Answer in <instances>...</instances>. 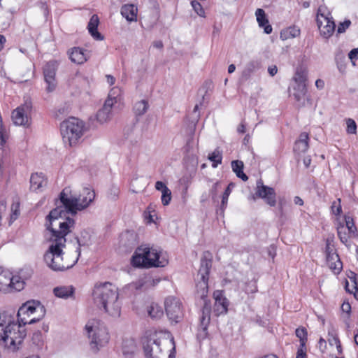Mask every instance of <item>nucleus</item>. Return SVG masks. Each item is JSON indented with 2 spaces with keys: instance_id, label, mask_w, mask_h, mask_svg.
<instances>
[{
  "instance_id": "obj_48",
  "label": "nucleus",
  "mask_w": 358,
  "mask_h": 358,
  "mask_svg": "<svg viewBox=\"0 0 358 358\" xmlns=\"http://www.w3.org/2000/svg\"><path fill=\"white\" fill-rule=\"evenodd\" d=\"M349 59L352 62V64L355 65L354 60L358 58V48L352 49L348 54Z\"/></svg>"
},
{
  "instance_id": "obj_53",
  "label": "nucleus",
  "mask_w": 358,
  "mask_h": 358,
  "mask_svg": "<svg viewBox=\"0 0 358 358\" xmlns=\"http://www.w3.org/2000/svg\"><path fill=\"white\" fill-rule=\"evenodd\" d=\"M268 72L271 76H274L278 73V68L275 65L268 66Z\"/></svg>"
},
{
  "instance_id": "obj_37",
  "label": "nucleus",
  "mask_w": 358,
  "mask_h": 358,
  "mask_svg": "<svg viewBox=\"0 0 358 358\" xmlns=\"http://www.w3.org/2000/svg\"><path fill=\"white\" fill-rule=\"evenodd\" d=\"M20 215V203H13L11 206V214L10 215L9 225L17 220Z\"/></svg>"
},
{
  "instance_id": "obj_49",
  "label": "nucleus",
  "mask_w": 358,
  "mask_h": 358,
  "mask_svg": "<svg viewBox=\"0 0 358 358\" xmlns=\"http://www.w3.org/2000/svg\"><path fill=\"white\" fill-rule=\"evenodd\" d=\"M296 358H306V345L303 348L300 345L297 350Z\"/></svg>"
},
{
  "instance_id": "obj_46",
  "label": "nucleus",
  "mask_w": 358,
  "mask_h": 358,
  "mask_svg": "<svg viewBox=\"0 0 358 358\" xmlns=\"http://www.w3.org/2000/svg\"><path fill=\"white\" fill-rule=\"evenodd\" d=\"M332 213L336 215H339L342 213L341 205V199H338L337 201H334L331 205Z\"/></svg>"
},
{
  "instance_id": "obj_24",
  "label": "nucleus",
  "mask_w": 358,
  "mask_h": 358,
  "mask_svg": "<svg viewBox=\"0 0 358 358\" xmlns=\"http://www.w3.org/2000/svg\"><path fill=\"white\" fill-rule=\"evenodd\" d=\"M121 100L122 90L118 87H114L110 90L106 101H109V104L117 107L120 104Z\"/></svg>"
},
{
  "instance_id": "obj_18",
  "label": "nucleus",
  "mask_w": 358,
  "mask_h": 358,
  "mask_svg": "<svg viewBox=\"0 0 358 358\" xmlns=\"http://www.w3.org/2000/svg\"><path fill=\"white\" fill-rule=\"evenodd\" d=\"M71 61L77 64H82L87 60L86 50L79 47H74L69 51Z\"/></svg>"
},
{
  "instance_id": "obj_2",
  "label": "nucleus",
  "mask_w": 358,
  "mask_h": 358,
  "mask_svg": "<svg viewBox=\"0 0 358 358\" xmlns=\"http://www.w3.org/2000/svg\"><path fill=\"white\" fill-rule=\"evenodd\" d=\"M212 266V260L208 258L206 254L201 259V266L198 271V277L201 280L196 284V295L203 301V306L201 310V315L199 318V325L196 334L197 338L203 341L208 337V327L210 321L211 306L208 301V278L210 270Z\"/></svg>"
},
{
  "instance_id": "obj_3",
  "label": "nucleus",
  "mask_w": 358,
  "mask_h": 358,
  "mask_svg": "<svg viewBox=\"0 0 358 358\" xmlns=\"http://www.w3.org/2000/svg\"><path fill=\"white\" fill-rule=\"evenodd\" d=\"M25 337L24 329L15 322L11 315L0 313V345L14 352L21 348Z\"/></svg>"
},
{
  "instance_id": "obj_44",
  "label": "nucleus",
  "mask_w": 358,
  "mask_h": 358,
  "mask_svg": "<svg viewBox=\"0 0 358 358\" xmlns=\"http://www.w3.org/2000/svg\"><path fill=\"white\" fill-rule=\"evenodd\" d=\"M161 200L164 206H168L171 200V191L170 189L163 191Z\"/></svg>"
},
{
  "instance_id": "obj_63",
  "label": "nucleus",
  "mask_w": 358,
  "mask_h": 358,
  "mask_svg": "<svg viewBox=\"0 0 358 358\" xmlns=\"http://www.w3.org/2000/svg\"><path fill=\"white\" fill-rule=\"evenodd\" d=\"M6 207V202L5 201H1L0 202V215L1 213L5 210Z\"/></svg>"
},
{
  "instance_id": "obj_12",
  "label": "nucleus",
  "mask_w": 358,
  "mask_h": 358,
  "mask_svg": "<svg viewBox=\"0 0 358 358\" xmlns=\"http://www.w3.org/2000/svg\"><path fill=\"white\" fill-rule=\"evenodd\" d=\"M32 104L31 101L27 100L23 104L17 107L12 112V120L15 125L24 127H29L31 124L30 115Z\"/></svg>"
},
{
  "instance_id": "obj_8",
  "label": "nucleus",
  "mask_w": 358,
  "mask_h": 358,
  "mask_svg": "<svg viewBox=\"0 0 358 358\" xmlns=\"http://www.w3.org/2000/svg\"><path fill=\"white\" fill-rule=\"evenodd\" d=\"M45 313L44 307L38 301H27L19 308L17 322H15L26 333L24 326L27 324H31L38 322L43 318Z\"/></svg>"
},
{
  "instance_id": "obj_5",
  "label": "nucleus",
  "mask_w": 358,
  "mask_h": 358,
  "mask_svg": "<svg viewBox=\"0 0 358 358\" xmlns=\"http://www.w3.org/2000/svg\"><path fill=\"white\" fill-rule=\"evenodd\" d=\"M167 337L162 338L157 334L147 337L143 343L146 358H175L176 344L172 335L167 332Z\"/></svg>"
},
{
  "instance_id": "obj_23",
  "label": "nucleus",
  "mask_w": 358,
  "mask_h": 358,
  "mask_svg": "<svg viewBox=\"0 0 358 358\" xmlns=\"http://www.w3.org/2000/svg\"><path fill=\"white\" fill-rule=\"evenodd\" d=\"M47 184L46 180L42 173H33L30 178L31 189L34 191L41 190Z\"/></svg>"
},
{
  "instance_id": "obj_13",
  "label": "nucleus",
  "mask_w": 358,
  "mask_h": 358,
  "mask_svg": "<svg viewBox=\"0 0 358 358\" xmlns=\"http://www.w3.org/2000/svg\"><path fill=\"white\" fill-rule=\"evenodd\" d=\"M164 307L169 319L175 323L179 322L183 317L182 303L175 296H169L165 299Z\"/></svg>"
},
{
  "instance_id": "obj_16",
  "label": "nucleus",
  "mask_w": 358,
  "mask_h": 358,
  "mask_svg": "<svg viewBox=\"0 0 358 358\" xmlns=\"http://www.w3.org/2000/svg\"><path fill=\"white\" fill-rule=\"evenodd\" d=\"M215 299L214 312L217 315L227 313L228 310L229 301L224 295L222 290H216L213 292Z\"/></svg>"
},
{
  "instance_id": "obj_17",
  "label": "nucleus",
  "mask_w": 358,
  "mask_h": 358,
  "mask_svg": "<svg viewBox=\"0 0 358 358\" xmlns=\"http://www.w3.org/2000/svg\"><path fill=\"white\" fill-rule=\"evenodd\" d=\"M108 103L109 101H105L102 108L97 112L96 118L101 123H104L110 120L113 116V109L116 108V106H112Z\"/></svg>"
},
{
  "instance_id": "obj_7",
  "label": "nucleus",
  "mask_w": 358,
  "mask_h": 358,
  "mask_svg": "<svg viewBox=\"0 0 358 358\" xmlns=\"http://www.w3.org/2000/svg\"><path fill=\"white\" fill-rule=\"evenodd\" d=\"M90 339V348L94 352H97L105 346L110 340L107 328L99 320H90L85 327Z\"/></svg>"
},
{
  "instance_id": "obj_14",
  "label": "nucleus",
  "mask_w": 358,
  "mask_h": 358,
  "mask_svg": "<svg viewBox=\"0 0 358 358\" xmlns=\"http://www.w3.org/2000/svg\"><path fill=\"white\" fill-rule=\"evenodd\" d=\"M58 66L57 61L50 60L43 68L44 80L47 84L46 91L49 93L52 92L56 89L57 81L55 76Z\"/></svg>"
},
{
  "instance_id": "obj_34",
  "label": "nucleus",
  "mask_w": 358,
  "mask_h": 358,
  "mask_svg": "<svg viewBox=\"0 0 358 358\" xmlns=\"http://www.w3.org/2000/svg\"><path fill=\"white\" fill-rule=\"evenodd\" d=\"M148 314L152 318L157 319L163 315L164 312L158 304L152 303L148 309Z\"/></svg>"
},
{
  "instance_id": "obj_45",
  "label": "nucleus",
  "mask_w": 358,
  "mask_h": 358,
  "mask_svg": "<svg viewBox=\"0 0 358 358\" xmlns=\"http://www.w3.org/2000/svg\"><path fill=\"white\" fill-rule=\"evenodd\" d=\"M345 221L346 227L348 228L350 233H355L357 231V228L355 225L352 218L350 216L345 217Z\"/></svg>"
},
{
  "instance_id": "obj_6",
  "label": "nucleus",
  "mask_w": 358,
  "mask_h": 358,
  "mask_svg": "<svg viewBox=\"0 0 358 358\" xmlns=\"http://www.w3.org/2000/svg\"><path fill=\"white\" fill-rule=\"evenodd\" d=\"M131 264L139 268L164 267L168 264V259L161 257V251L145 245L137 248L132 257Z\"/></svg>"
},
{
  "instance_id": "obj_56",
  "label": "nucleus",
  "mask_w": 358,
  "mask_h": 358,
  "mask_svg": "<svg viewBox=\"0 0 358 358\" xmlns=\"http://www.w3.org/2000/svg\"><path fill=\"white\" fill-rule=\"evenodd\" d=\"M6 42V37L3 35L0 34V51L4 48Z\"/></svg>"
},
{
  "instance_id": "obj_9",
  "label": "nucleus",
  "mask_w": 358,
  "mask_h": 358,
  "mask_svg": "<svg viewBox=\"0 0 358 358\" xmlns=\"http://www.w3.org/2000/svg\"><path fill=\"white\" fill-rule=\"evenodd\" d=\"M60 129L64 142L72 146L76 145L83 136L85 130V123L78 118L69 117L62 122Z\"/></svg>"
},
{
  "instance_id": "obj_26",
  "label": "nucleus",
  "mask_w": 358,
  "mask_h": 358,
  "mask_svg": "<svg viewBox=\"0 0 358 358\" xmlns=\"http://www.w3.org/2000/svg\"><path fill=\"white\" fill-rule=\"evenodd\" d=\"M74 291V287L71 285L59 286L54 288L53 293L58 298L68 299L73 296Z\"/></svg>"
},
{
  "instance_id": "obj_31",
  "label": "nucleus",
  "mask_w": 358,
  "mask_h": 358,
  "mask_svg": "<svg viewBox=\"0 0 358 358\" xmlns=\"http://www.w3.org/2000/svg\"><path fill=\"white\" fill-rule=\"evenodd\" d=\"M208 159L213 162L212 166L217 168L219 164H222V152L219 149H215L213 152L209 154Z\"/></svg>"
},
{
  "instance_id": "obj_33",
  "label": "nucleus",
  "mask_w": 358,
  "mask_h": 358,
  "mask_svg": "<svg viewBox=\"0 0 358 358\" xmlns=\"http://www.w3.org/2000/svg\"><path fill=\"white\" fill-rule=\"evenodd\" d=\"M234 187V185L231 182L228 185L227 187L224 190L222 196V201H221V206H220V210L223 212L227 207L228 199L231 193L232 188Z\"/></svg>"
},
{
  "instance_id": "obj_27",
  "label": "nucleus",
  "mask_w": 358,
  "mask_h": 358,
  "mask_svg": "<svg viewBox=\"0 0 358 358\" xmlns=\"http://www.w3.org/2000/svg\"><path fill=\"white\" fill-rule=\"evenodd\" d=\"M300 29L296 26L289 27L280 31V38L282 41L294 38L300 35Z\"/></svg>"
},
{
  "instance_id": "obj_38",
  "label": "nucleus",
  "mask_w": 358,
  "mask_h": 358,
  "mask_svg": "<svg viewBox=\"0 0 358 358\" xmlns=\"http://www.w3.org/2000/svg\"><path fill=\"white\" fill-rule=\"evenodd\" d=\"M346 124V132L348 134H357V124L355 121L352 118L345 119Z\"/></svg>"
},
{
  "instance_id": "obj_64",
  "label": "nucleus",
  "mask_w": 358,
  "mask_h": 358,
  "mask_svg": "<svg viewBox=\"0 0 358 358\" xmlns=\"http://www.w3.org/2000/svg\"><path fill=\"white\" fill-rule=\"evenodd\" d=\"M335 345L336 347V349H337V351H338V354L341 355L343 353V349H342V346H341V342H339L338 344H336Z\"/></svg>"
},
{
  "instance_id": "obj_55",
  "label": "nucleus",
  "mask_w": 358,
  "mask_h": 358,
  "mask_svg": "<svg viewBox=\"0 0 358 358\" xmlns=\"http://www.w3.org/2000/svg\"><path fill=\"white\" fill-rule=\"evenodd\" d=\"M315 86L319 90L323 89L324 87V80H322L321 79H317L315 81Z\"/></svg>"
},
{
  "instance_id": "obj_30",
  "label": "nucleus",
  "mask_w": 358,
  "mask_h": 358,
  "mask_svg": "<svg viewBox=\"0 0 358 358\" xmlns=\"http://www.w3.org/2000/svg\"><path fill=\"white\" fill-rule=\"evenodd\" d=\"M149 108V104L147 100L143 99L136 101L133 107L134 113L136 116L144 115Z\"/></svg>"
},
{
  "instance_id": "obj_59",
  "label": "nucleus",
  "mask_w": 358,
  "mask_h": 358,
  "mask_svg": "<svg viewBox=\"0 0 358 358\" xmlns=\"http://www.w3.org/2000/svg\"><path fill=\"white\" fill-rule=\"evenodd\" d=\"M256 65H257V63H256V62H250V63L248 64L247 68H248V71H252V69H255V68Z\"/></svg>"
},
{
  "instance_id": "obj_28",
  "label": "nucleus",
  "mask_w": 358,
  "mask_h": 358,
  "mask_svg": "<svg viewBox=\"0 0 358 358\" xmlns=\"http://www.w3.org/2000/svg\"><path fill=\"white\" fill-rule=\"evenodd\" d=\"M308 71L303 66H298L296 69L294 76L292 78L295 83L306 84L307 80Z\"/></svg>"
},
{
  "instance_id": "obj_58",
  "label": "nucleus",
  "mask_w": 358,
  "mask_h": 358,
  "mask_svg": "<svg viewBox=\"0 0 358 358\" xmlns=\"http://www.w3.org/2000/svg\"><path fill=\"white\" fill-rule=\"evenodd\" d=\"M151 208H151V206H149L147 208L146 211L145 212V213H147V212H148V213H149V215H148V216H146V215H145V217H146L147 219H148L149 222H153L152 215L150 214Z\"/></svg>"
},
{
  "instance_id": "obj_60",
  "label": "nucleus",
  "mask_w": 358,
  "mask_h": 358,
  "mask_svg": "<svg viewBox=\"0 0 358 358\" xmlns=\"http://www.w3.org/2000/svg\"><path fill=\"white\" fill-rule=\"evenodd\" d=\"M310 163H311V159L309 157H305L303 159V164L306 168H308L310 166Z\"/></svg>"
},
{
  "instance_id": "obj_43",
  "label": "nucleus",
  "mask_w": 358,
  "mask_h": 358,
  "mask_svg": "<svg viewBox=\"0 0 358 358\" xmlns=\"http://www.w3.org/2000/svg\"><path fill=\"white\" fill-rule=\"evenodd\" d=\"M245 292L247 294H253L257 292V285L256 280H252L248 282L245 285Z\"/></svg>"
},
{
  "instance_id": "obj_47",
  "label": "nucleus",
  "mask_w": 358,
  "mask_h": 358,
  "mask_svg": "<svg viewBox=\"0 0 358 358\" xmlns=\"http://www.w3.org/2000/svg\"><path fill=\"white\" fill-rule=\"evenodd\" d=\"M351 21L350 20H345L343 22L338 24L337 31L338 34L344 33L346 29L350 26Z\"/></svg>"
},
{
  "instance_id": "obj_54",
  "label": "nucleus",
  "mask_w": 358,
  "mask_h": 358,
  "mask_svg": "<svg viewBox=\"0 0 358 358\" xmlns=\"http://www.w3.org/2000/svg\"><path fill=\"white\" fill-rule=\"evenodd\" d=\"M106 82L109 85H113L115 83V78L111 75H106Z\"/></svg>"
},
{
  "instance_id": "obj_15",
  "label": "nucleus",
  "mask_w": 358,
  "mask_h": 358,
  "mask_svg": "<svg viewBox=\"0 0 358 358\" xmlns=\"http://www.w3.org/2000/svg\"><path fill=\"white\" fill-rule=\"evenodd\" d=\"M255 196L264 201L268 206L273 207L276 204V194L273 187L264 185L262 181L257 182Z\"/></svg>"
},
{
  "instance_id": "obj_41",
  "label": "nucleus",
  "mask_w": 358,
  "mask_h": 358,
  "mask_svg": "<svg viewBox=\"0 0 358 358\" xmlns=\"http://www.w3.org/2000/svg\"><path fill=\"white\" fill-rule=\"evenodd\" d=\"M338 236L343 243H344L345 245L348 243L349 236L345 231L344 226L342 225L341 227L338 228Z\"/></svg>"
},
{
  "instance_id": "obj_62",
  "label": "nucleus",
  "mask_w": 358,
  "mask_h": 358,
  "mask_svg": "<svg viewBox=\"0 0 358 358\" xmlns=\"http://www.w3.org/2000/svg\"><path fill=\"white\" fill-rule=\"evenodd\" d=\"M236 70V66L234 64H230L229 66H228V72L229 73H232L235 71Z\"/></svg>"
},
{
  "instance_id": "obj_42",
  "label": "nucleus",
  "mask_w": 358,
  "mask_h": 358,
  "mask_svg": "<svg viewBox=\"0 0 358 358\" xmlns=\"http://www.w3.org/2000/svg\"><path fill=\"white\" fill-rule=\"evenodd\" d=\"M326 246H325V255H328L331 253L332 252H336L335 246L334 244V238L328 237L326 241Z\"/></svg>"
},
{
  "instance_id": "obj_36",
  "label": "nucleus",
  "mask_w": 358,
  "mask_h": 358,
  "mask_svg": "<svg viewBox=\"0 0 358 358\" xmlns=\"http://www.w3.org/2000/svg\"><path fill=\"white\" fill-rule=\"evenodd\" d=\"M295 334L299 338L300 345L303 348L306 345L308 333L304 327H299L296 329Z\"/></svg>"
},
{
  "instance_id": "obj_25",
  "label": "nucleus",
  "mask_w": 358,
  "mask_h": 358,
  "mask_svg": "<svg viewBox=\"0 0 358 358\" xmlns=\"http://www.w3.org/2000/svg\"><path fill=\"white\" fill-rule=\"evenodd\" d=\"M292 94L297 101L303 100L307 92L306 84L294 83L292 87Z\"/></svg>"
},
{
  "instance_id": "obj_52",
  "label": "nucleus",
  "mask_w": 358,
  "mask_h": 358,
  "mask_svg": "<svg viewBox=\"0 0 358 358\" xmlns=\"http://www.w3.org/2000/svg\"><path fill=\"white\" fill-rule=\"evenodd\" d=\"M341 310L343 312L349 314L351 310V306L348 302H344L341 306Z\"/></svg>"
},
{
  "instance_id": "obj_11",
  "label": "nucleus",
  "mask_w": 358,
  "mask_h": 358,
  "mask_svg": "<svg viewBox=\"0 0 358 358\" xmlns=\"http://www.w3.org/2000/svg\"><path fill=\"white\" fill-rule=\"evenodd\" d=\"M320 33L324 38H329L334 32L336 24L329 12H322L319 8L316 18Z\"/></svg>"
},
{
  "instance_id": "obj_1",
  "label": "nucleus",
  "mask_w": 358,
  "mask_h": 358,
  "mask_svg": "<svg viewBox=\"0 0 358 358\" xmlns=\"http://www.w3.org/2000/svg\"><path fill=\"white\" fill-rule=\"evenodd\" d=\"M94 197V191L91 187H83L78 196H73L71 187H66L63 189L55 201L57 206L45 217L44 225L48 232L49 247L44 254V261L52 270L66 271L77 263L81 253L80 247L84 245L78 238H76L78 244L76 250L77 257L71 261H68L66 257H64L66 236L72 232L76 225L74 219L67 216V214L76 215L78 211L87 208Z\"/></svg>"
},
{
  "instance_id": "obj_61",
  "label": "nucleus",
  "mask_w": 358,
  "mask_h": 358,
  "mask_svg": "<svg viewBox=\"0 0 358 358\" xmlns=\"http://www.w3.org/2000/svg\"><path fill=\"white\" fill-rule=\"evenodd\" d=\"M238 132L241 133V134H243L245 132V126L244 124H241L238 127Z\"/></svg>"
},
{
  "instance_id": "obj_21",
  "label": "nucleus",
  "mask_w": 358,
  "mask_h": 358,
  "mask_svg": "<svg viewBox=\"0 0 358 358\" xmlns=\"http://www.w3.org/2000/svg\"><path fill=\"white\" fill-rule=\"evenodd\" d=\"M137 8L133 4H125L121 7L120 13L129 22H135L137 20Z\"/></svg>"
},
{
  "instance_id": "obj_39",
  "label": "nucleus",
  "mask_w": 358,
  "mask_h": 358,
  "mask_svg": "<svg viewBox=\"0 0 358 358\" xmlns=\"http://www.w3.org/2000/svg\"><path fill=\"white\" fill-rule=\"evenodd\" d=\"M191 5L195 11V13L200 17H205L206 13L203 8L201 4L197 1L196 0H192L191 1Z\"/></svg>"
},
{
  "instance_id": "obj_29",
  "label": "nucleus",
  "mask_w": 358,
  "mask_h": 358,
  "mask_svg": "<svg viewBox=\"0 0 358 358\" xmlns=\"http://www.w3.org/2000/svg\"><path fill=\"white\" fill-rule=\"evenodd\" d=\"M231 169L236 173V176L243 181H246L248 177L243 173V163L239 160H234L231 162Z\"/></svg>"
},
{
  "instance_id": "obj_50",
  "label": "nucleus",
  "mask_w": 358,
  "mask_h": 358,
  "mask_svg": "<svg viewBox=\"0 0 358 358\" xmlns=\"http://www.w3.org/2000/svg\"><path fill=\"white\" fill-rule=\"evenodd\" d=\"M258 24L260 27L264 29V31L266 34H271L273 31V28H272L271 25L269 24V22H268L266 24L262 23V24Z\"/></svg>"
},
{
  "instance_id": "obj_35",
  "label": "nucleus",
  "mask_w": 358,
  "mask_h": 358,
  "mask_svg": "<svg viewBox=\"0 0 358 358\" xmlns=\"http://www.w3.org/2000/svg\"><path fill=\"white\" fill-rule=\"evenodd\" d=\"M328 342L331 345L338 344L341 342L338 336L337 330L333 326L328 329Z\"/></svg>"
},
{
  "instance_id": "obj_19",
  "label": "nucleus",
  "mask_w": 358,
  "mask_h": 358,
  "mask_svg": "<svg viewBox=\"0 0 358 358\" xmlns=\"http://www.w3.org/2000/svg\"><path fill=\"white\" fill-rule=\"evenodd\" d=\"M308 140V134L306 132L301 133L299 138L294 143V151L298 154L306 152L309 148Z\"/></svg>"
},
{
  "instance_id": "obj_4",
  "label": "nucleus",
  "mask_w": 358,
  "mask_h": 358,
  "mask_svg": "<svg viewBox=\"0 0 358 358\" xmlns=\"http://www.w3.org/2000/svg\"><path fill=\"white\" fill-rule=\"evenodd\" d=\"M95 305L113 317H118L121 313V305L118 301V289L110 282L96 285L93 291Z\"/></svg>"
},
{
  "instance_id": "obj_40",
  "label": "nucleus",
  "mask_w": 358,
  "mask_h": 358,
  "mask_svg": "<svg viewBox=\"0 0 358 358\" xmlns=\"http://www.w3.org/2000/svg\"><path fill=\"white\" fill-rule=\"evenodd\" d=\"M255 15L257 17V21L258 24L267 23L268 22L266 13L264 10L262 8H258L256 10Z\"/></svg>"
},
{
  "instance_id": "obj_57",
  "label": "nucleus",
  "mask_w": 358,
  "mask_h": 358,
  "mask_svg": "<svg viewBox=\"0 0 358 358\" xmlns=\"http://www.w3.org/2000/svg\"><path fill=\"white\" fill-rule=\"evenodd\" d=\"M294 202L296 205H299V206H303V199L298 196H296L294 198Z\"/></svg>"
},
{
  "instance_id": "obj_20",
  "label": "nucleus",
  "mask_w": 358,
  "mask_h": 358,
  "mask_svg": "<svg viewBox=\"0 0 358 358\" xmlns=\"http://www.w3.org/2000/svg\"><path fill=\"white\" fill-rule=\"evenodd\" d=\"M326 259L330 268L335 273H339L342 270L343 264L336 251L327 255Z\"/></svg>"
},
{
  "instance_id": "obj_22",
  "label": "nucleus",
  "mask_w": 358,
  "mask_h": 358,
  "mask_svg": "<svg viewBox=\"0 0 358 358\" xmlns=\"http://www.w3.org/2000/svg\"><path fill=\"white\" fill-rule=\"evenodd\" d=\"M99 23V19L97 15H93L88 23L87 29L92 36L98 41L103 39V36L98 31L97 28Z\"/></svg>"
},
{
  "instance_id": "obj_10",
  "label": "nucleus",
  "mask_w": 358,
  "mask_h": 358,
  "mask_svg": "<svg viewBox=\"0 0 358 358\" xmlns=\"http://www.w3.org/2000/svg\"><path fill=\"white\" fill-rule=\"evenodd\" d=\"M24 284V280L19 275H13L8 271L0 272L1 292L21 291L23 289Z\"/></svg>"
},
{
  "instance_id": "obj_32",
  "label": "nucleus",
  "mask_w": 358,
  "mask_h": 358,
  "mask_svg": "<svg viewBox=\"0 0 358 358\" xmlns=\"http://www.w3.org/2000/svg\"><path fill=\"white\" fill-rule=\"evenodd\" d=\"M350 281L353 283L352 289H350L349 287L348 282H346L345 289L349 293H353L355 296L357 297L358 293V274L352 273V275L349 277Z\"/></svg>"
},
{
  "instance_id": "obj_51",
  "label": "nucleus",
  "mask_w": 358,
  "mask_h": 358,
  "mask_svg": "<svg viewBox=\"0 0 358 358\" xmlns=\"http://www.w3.org/2000/svg\"><path fill=\"white\" fill-rule=\"evenodd\" d=\"M155 187L157 190L161 191L162 192H163V191H164L165 189H169L168 187L165 185V183L162 181H157L155 182Z\"/></svg>"
}]
</instances>
